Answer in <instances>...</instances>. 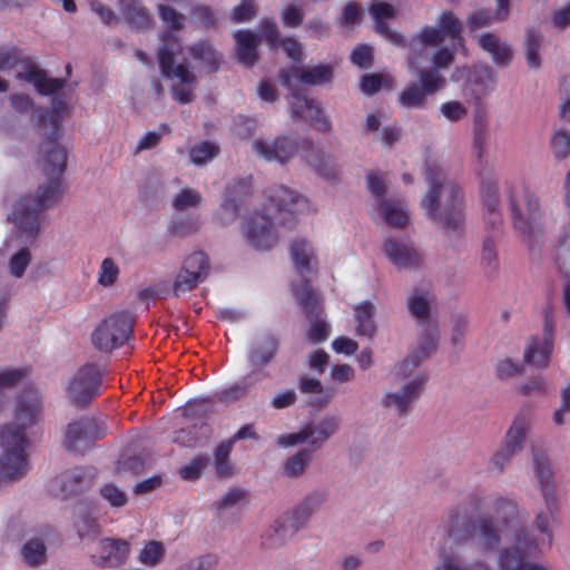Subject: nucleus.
<instances>
[{"mask_svg":"<svg viewBox=\"0 0 570 570\" xmlns=\"http://www.w3.org/2000/svg\"><path fill=\"white\" fill-rule=\"evenodd\" d=\"M423 175L426 191L420 200V207L424 216L439 225L448 237H459L465 222L464 198L460 186L438 163H428Z\"/></svg>","mask_w":570,"mask_h":570,"instance_id":"1","label":"nucleus"},{"mask_svg":"<svg viewBox=\"0 0 570 570\" xmlns=\"http://www.w3.org/2000/svg\"><path fill=\"white\" fill-rule=\"evenodd\" d=\"M41 153V166L49 184L40 186L32 196L18 199L9 216V219L28 237H35L38 234L41 214L63 193L59 178L66 168V150L56 140L49 139L42 145Z\"/></svg>","mask_w":570,"mask_h":570,"instance_id":"2","label":"nucleus"},{"mask_svg":"<svg viewBox=\"0 0 570 570\" xmlns=\"http://www.w3.org/2000/svg\"><path fill=\"white\" fill-rule=\"evenodd\" d=\"M268 212L274 210L275 217L257 210L245 219L242 234L248 246L256 250H269L275 247L282 236L283 227H291L295 215L309 209L308 200L284 186H279L268 196Z\"/></svg>","mask_w":570,"mask_h":570,"instance_id":"3","label":"nucleus"},{"mask_svg":"<svg viewBox=\"0 0 570 570\" xmlns=\"http://www.w3.org/2000/svg\"><path fill=\"white\" fill-rule=\"evenodd\" d=\"M517 504L508 499H497L493 502L492 514L476 519L468 530V538L472 548L488 554L494 551L502 540L505 546L499 549L498 559L502 551L515 553L524 542L531 538L518 520Z\"/></svg>","mask_w":570,"mask_h":570,"instance_id":"4","label":"nucleus"},{"mask_svg":"<svg viewBox=\"0 0 570 570\" xmlns=\"http://www.w3.org/2000/svg\"><path fill=\"white\" fill-rule=\"evenodd\" d=\"M42 416V406L36 391H26L17 402L14 424L4 425L0 430V478L16 480L27 468L24 445L27 439L24 430L37 424Z\"/></svg>","mask_w":570,"mask_h":570,"instance_id":"5","label":"nucleus"},{"mask_svg":"<svg viewBox=\"0 0 570 570\" xmlns=\"http://www.w3.org/2000/svg\"><path fill=\"white\" fill-rule=\"evenodd\" d=\"M158 14L163 23L171 31L160 35V46L157 50L161 73L174 81L173 98L179 104H190L195 99L194 89L197 77L185 63H177L176 58L183 52L179 38L173 31L183 29L186 17L170 6L159 4Z\"/></svg>","mask_w":570,"mask_h":570,"instance_id":"6","label":"nucleus"},{"mask_svg":"<svg viewBox=\"0 0 570 570\" xmlns=\"http://www.w3.org/2000/svg\"><path fill=\"white\" fill-rule=\"evenodd\" d=\"M421 58L416 47H413L409 57V71L419 78V82L406 85L397 96L399 105L406 109H423L428 98L445 86V78L440 72L421 67Z\"/></svg>","mask_w":570,"mask_h":570,"instance_id":"7","label":"nucleus"},{"mask_svg":"<svg viewBox=\"0 0 570 570\" xmlns=\"http://www.w3.org/2000/svg\"><path fill=\"white\" fill-rule=\"evenodd\" d=\"M291 254L297 272L303 277L302 284L293 285V295L305 309L307 317L312 318L318 309L320 298L307 282L315 274L317 258L313 246L305 238H297L292 243Z\"/></svg>","mask_w":570,"mask_h":570,"instance_id":"8","label":"nucleus"},{"mask_svg":"<svg viewBox=\"0 0 570 570\" xmlns=\"http://www.w3.org/2000/svg\"><path fill=\"white\" fill-rule=\"evenodd\" d=\"M366 185L374 198V209L382 220L391 228H406L411 223L409 205L399 197L389 196L386 181L376 174H367Z\"/></svg>","mask_w":570,"mask_h":570,"instance_id":"9","label":"nucleus"},{"mask_svg":"<svg viewBox=\"0 0 570 570\" xmlns=\"http://www.w3.org/2000/svg\"><path fill=\"white\" fill-rule=\"evenodd\" d=\"M341 426V417L326 414L316 422L303 425L298 431L281 434L276 438L279 448H293L298 444H307L312 453L323 448L326 441L334 436Z\"/></svg>","mask_w":570,"mask_h":570,"instance_id":"10","label":"nucleus"},{"mask_svg":"<svg viewBox=\"0 0 570 570\" xmlns=\"http://www.w3.org/2000/svg\"><path fill=\"white\" fill-rule=\"evenodd\" d=\"M134 318L128 313H117L99 323L91 334L92 345L100 352L110 353L129 338Z\"/></svg>","mask_w":570,"mask_h":570,"instance_id":"11","label":"nucleus"},{"mask_svg":"<svg viewBox=\"0 0 570 570\" xmlns=\"http://www.w3.org/2000/svg\"><path fill=\"white\" fill-rule=\"evenodd\" d=\"M461 31V21L451 11H444L440 14L436 27H424L416 35L411 43V51H413V47H416L420 55L423 56L424 49L438 46L446 38L454 40L463 48Z\"/></svg>","mask_w":570,"mask_h":570,"instance_id":"12","label":"nucleus"},{"mask_svg":"<svg viewBox=\"0 0 570 570\" xmlns=\"http://www.w3.org/2000/svg\"><path fill=\"white\" fill-rule=\"evenodd\" d=\"M333 75L334 68L331 63L306 67L292 66L282 69L278 79L288 91H296L299 85L314 87L330 83Z\"/></svg>","mask_w":570,"mask_h":570,"instance_id":"13","label":"nucleus"},{"mask_svg":"<svg viewBox=\"0 0 570 570\" xmlns=\"http://www.w3.org/2000/svg\"><path fill=\"white\" fill-rule=\"evenodd\" d=\"M510 208L514 227L523 235L535 233L541 226V214L538 198L527 190L511 195Z\"/></svg>","mask_w":570,"mask_h":570,"instance_id":"14","label":"nucleus"},{"mask_svg":"<svg viewBox=\"0 0 570 570\" xmlns=\"http://www.w3.org/2000/svg\"><path fill=\"white\" fill-rule=\"evenodd\" d=\"M102 373L92 364L80 367L69 380L67 393L70 401L83 405L100 394Z\"/></svg>","mask_w":570,"mask_h":570,"instance_id":"15","label":"nucleus"},{"mask_svg":"<svg viewBox=\"0 0 570 570\" xmlns=\"http://www.w3.org/2000/svg\"><path fill=\"white\" fill-rule=\"evenodd\" d=\"M382 250L397 271H417L424 266L423 255L412 242L386 237Z\"/></svg>","mask_w":570,"mask_h":570,"instance_id":"16","label":"nucleus"},{"mask_svg":"<svg viewBox=\"0 0 570 570\" xmlns=\"http://www.w3.org/2000/svg\"><path fill=\"white\" fill-rule=\"evenodd\" d=\"M297 149V140L291 136L258 138L252 144V150L257 157L268 163L275 161L282 165L289 161Z\"/></svg>","mask_w":570,"mask_h":570,"instance_id":"17","label":"nucleus"},{"mask_svg":"<svg viewBox=\"0 0 570 570\" xmlns=\"http://www.w3.org/2000/svg\"><path fill=\"white\" fill-rule=\"evenodd\" d=\"M426 381L425 374L417 373L397 391L386 392L382 399V405L397 415H405L420 397Z\"/></svg>","mask_w":570,"mask_h":570,"instance_id":"18","label":"nucleus"},{"mask_svg":"<svg viewBox=\"0 0 570 570\" xmlns=\"http://www.w3.org/2000/svg\"><path fill=\"white\" fill-rule=\"evenodd\" d=\"M289 109L294 120L308 122L318 130L326 131L330 129V122L323 115L320 106L312 99L303 95L297 88L296 91H289Z\"/></svg>","mask_w":570,"mask_h":570,"instance_id":"19","label":"nucleus"},{"mask_svg":"<svg viewBox=\"0 0 570 570\" xmlns=\"http://www.w3.org/2000/svg\"><path fill=\"white\" fill-rule=\"evenodd\" d=\"M296 534L282 515L265 527L259 535V547L264 551L284 548Z\"/></svg>","mask_w":570,"mask_h":570,"instance_id":"20","label":"nucleus"},{"mask_svg":"<svg viewBox=\"0 0 570 570\" xmlns=\"http://www.w3.org/2000/svg\"><path fill=\"white\" fill-rule=\"evenodd\" d=\"M252 191L248 180H239L226 189V198L218 212V218L223 224L233 223L238 215L239 203Z\"/></svg>","mask_w":570,"mask_h":570,"instance_id":"21","label":"nucleus"},{"mask_svg":"<svg viewBox=\"0 0 570 570\" xmlns=\"http://www.w3.org/2000/svg\"><path fill=\"white\" fill-rule=\"evenodd\" d=\"M94 428L95 422L91 420L70 423L66 432L65 441L68 450L76 453L86 451L95 439L100 438V434L94 435Z\"/></svg>","mask_w":570,"mask_h":570,"instance_id":"22","label":"nucleus"},{"mask_svg":"<svg viewBox=\"0 0 570 570\" xmlns=\"http://www.w3.org/2000/svg\"><path fill=\"white\" fill-rule=\"evenodd\" d=\"M434 302L435 296L429 287L416 286L406 298V307L419 323H424L431 315Z\"/></svg>","mask_w":570,"mask_h":570,"instance_id":"23","label":"nucleus"},{"mask_svg":"<svg viewBox=\"0 0 570 570\" xmlns=\"http://www.w3.org/2000/svg\"><path fill=\"white\" fill-rule=\"evenodd\" d=\"M436 345V334L424 333L419 338L417 345L412 354L397 365V373L403 376L409 375L412 370L417 367L423 360L428 358L435 351Z\"/></svg>","mask_w":570,"mask_h":570,"instance_id":"24","label":"nucleus"},{"mask_svg":"<svg viewBox=\"0 0 570 570\" xmlns=\"http://www.w3.org/2000/svg\"><path fill=\"white\" fill-rule=\"evenodd\" d=\"M234 40L237 49V60L246 67H253L258 58V36L252 30L242 29L234 33Z\"/></svg>","mask_w":570,"mask_h":570,"instance_id":"25","label":"nucleus"},{"mask_svg":"<svg viewBox=\"0 0 570 570\" xmlns=\"http://www.w3.org/2000/svg\"><path fill=\"white\" fill-rule=\"evenodd\" d=\"M531 426V416L527 412L519 413L509 426L501 442L502 445L520 453L523 449L525 436Z\"/></svg>","mask_w":570,"mask_h":570,"instance_id":"26","label":"nucleus"},{"mask_svg":"<svg viewBox=\"0 0 570 570\" xmlns=\"http://www.w3.org/2000/svg\"><path fill=\"white\" fill-rule=\"evenodd\" d=\"M100 559L107 567H119L126 562L130 553V543L121 539L107 538L99 542Z\"/></svg>","mask_w":570,"mask_h":570,"instance_id":"27","label":"nucleus"},{"mask_svg":"<svg viewBox=\"0 0 570 570\" xmlns=\"http://www.w3.org/2000/svg\"><path fill=\"white\" fill-rule=\"evenodd\" d=\"M376 307L370 301H363L354 306L355 333L372 340L377 332L375 321Z\"/></svg>","mask_w":570,"mask_h":570,"instance_id":"28","label":"nucleus"},{"mask_svg":"<svg viewBox=\"0 0 570 570\" xmlns=\"http://www.w3.org/2000/svg\"><path fill=\"white\" fill-rule=\"evenodd\" d=\"M478 42L491 56L495 65L507 67L511 62L513 50L510 45L502 41L498 36L490 32L482 33L479 36Z\"/></svg>","mask_w":570,"mask_h":570,"instance_id":"29","label":"nucleus"},{"mask_svg":"<svg viewBox=\"0 0 570 570\" xmlns=\"http://www.w3.org/2000/svg\"><path fill=\"white\" fill-rule=\"evenodd\" d=\"M277 347V340L274 335L262 333L256 335L249 355L250 364L256 368L266 366L274 357Z\"/></svg>","mask_w":570,"mask_h":570,"instance_id":"30","label":"nucleus"},{"mask_svg":"<svg viewBox=\"0 0 570 570\" xmlns=\"http://www.w3.org/2000/svg\"><path fill=\"white\" fill-rule=\"evenodd\" d=\"M16 77L32 83L41 95H51L63 87V80L49 78L42 70L36 67H28L24 71L18 72Z\"/></svg>","mask_w":570,"mask_h":570,"instance_id":"31","label":"nucleus"},{"mask_svg":"<svg viewBox=\"0 0 570 570\" xmlns=\"http://www.w3.org/2000/svg\"><path fill=\"white\" fill-rule=\"evenodd\" d=\"M314 460L311 450L301 449L286 458L282 463V475L285 479L297 480L309 469Z\"/></svg>","mask_w":570,"mask_h":570,"instance_id":"32","label":"nucleus"},{"mask_svg":"<svg viewBox=\"0 0 570 570\" xmlns=\"http://www.w3.org/2000/svg\"><path fill=\"white\" fill-rule=\"evenodd\" d=\"M299 391L309 395V402L313 406L323 407L327 405L334 396V391L325 389L320 380L303 376L298 381Z\"/></svg>","mask_w":570,"mask_h":570,"instance_id":"33","label":"nucleus"},{"mask_svg":"<svg viewBox=\"0 0 570 570\" xmlns=\"http://www.w3.org/2000/svg\"><path fill=\"white\" fill-rule=\"evenodd\" d=\"M370 11L374 19L376 31L392 42L400 43L402 37L392 32L385 23V20L395 17V8L390 3L377 1L372 3Z\"/></svg>","mask_w":570,"mask_h":570,"instance_id":"34","label":"nucleus"},{"mask_svg":"<svg viewBox=\"0 0 570 570\" xmlns=\"http://www.w3.org/2000/svg\"><path fill=\"white\" fill-rule=\"evenodd\" d=\"M551 348L552 344L549 338L540 341L531 337L524 350V362L537 368H543L549 363Z\"/></svg>","mask_w":570,"mask_h":570,"instance_id":"35","label":"nucleus"},{"mask_svg":"<svg viewBox=\"0 0 570 570\" xmlns=\"http://www.w3.org/2000/svg\"><path fill=\"white\" fill-rule=\"evenodd\" d=\"M120 7L126 20L134 29L142 30L150 27V13L139 0H120Z\"/></svg>","mask_w":570,"mask_h":570,"instance_id":"36","label":"nucleus"},{"mask_svg":"<svg viewBox=\"0 0 570 570\" xmlns=\"http://www.w3.org/2000/svg\"><path fill=\"white\" fill-rule=\"evenodd\" d=\"M534 472L541 485L542 494L546 499L548 510H552L554 504V493L550 485L551 470L548 458L543 454H534Z\"/></svg>","mask_w":570,"mask_h":570,"instance_id":"37","label":"nucleus"},{"mask_svg":"<svg viewBox=\"0 0 570 570\" xmlns=\"http://www.w3.org/2000/svg\"><path fill=\"white\" fill-rule=\"evenodd\" d=\"M188 52L199 67L209 71L218 69V57L209 42H197L188 48Z\"/></svg>","mask_w":570,"mask_h":570,"instance_id":"38","label":"nucleus"},{"mask_svg":"<svg viewBox=\"0 0 570 570\" xmlns=\"http://www.w3.org/2000/svg\"><path fill=\"white\" fill-rule=\"evenodd\" d=\"M509 14V0H497L494 14L488 11H478L469 18L472 28H482L489 26L492 21H503Z\"/></svg>","mask_w":570,"mask_h":570,"instance_id":"39","label":"nucleus"},{"mask_svg":"<svg viewBox=\"0 0 570 570\" xmlns=\"http://www.w3.org/2000/svg\"><path fill=\"white\" fill-rule=\"evenodd\" d=\"M180 268L205 281L209 273V261L205 253L194 252L185 257Z\"/></svg>","mask_w":570,"mask_h":570,"instance_id":"40","label":"nucleus"},{"mask_svg":"<svg viewBox=\"0 0 570 570\" xmlns=\"http://www.w3.org/2000/svg\"><path fill=\"white\" fill-rule=\"evenodd\" d=\"M481 195L482 202L489 214L492 216V223H495L499 218V196H498V184L490 177H485L481 183Z\"/></svg>","mask_w":570,"mask_h":570,"instance_id":"41","label":"nucleus"},{"mask_svg":"<svg viewBox=\"0 0 570 570\" xmlns=\"http://www.w3.org/2000/svg\"><path fill=\"white\" fill-rule=\"evenodd\" d=\"M258 376L255 372L249 373L242 381L233 384L228 389L220 391L217 395L222 401H234L246 395L247 392L257 383Z\"/></svg>","mask_w":570,"mask_h":570,"instance_id":"42","label":"nucleus"},{"mask_svg":"<svg viewBox=\"0 0 570 570\" xmlns=\"http://www.w3.org/2000/svg\"><path fill=\"white\" fill-rule=\"evenodd\" d=\"M203 202L199 191L193 188H184L173 197V207L177 212H188L198 208Z\"/></svg>","mask_w":570,"mask_h":570,"instance_id":"43","label":"nucleus"},{"mask_svg":"<svg viewBox=\"0 0 570 570\" xmlns=\"http://www.w3.org/2000/svg\"><path fill=\"white\" fill-rule=\"evenodd\" d=\"M232 441H223L215 449V466L216 472L220 476H232L233 465L229 462V454L232 452Z\"/></svg>","mask_w":570,"mask_h":570,"instance_id":"44","label":"nucleus"},{"mask_svg":"<svg viewBox=\"0 0 570 570\" xmlns=\"http://www.w3.org/2000/svg\"><path fill=\"white\" fill-rule=\"evenodd\" d=\"M308 163L326 179H335L338 176V167L335 160L328 155H311Z\"/></svg>","mask_w":570,"mask_h":570,"instance_id":"45","label":"nucleus"},{"mask_svg":"<svg viewBox=\"0 0 570 570\" xmlns=\"http://www.w3.org/2000/svg\"><path fill=\"white\" fill-rule=\"evenodd\" d=\"M542 43V37L540 33L528 31L525 37V58L528 66L532 69H539L541 66L540 60V48Z\"/></svg>","mask_w":570,"mask_h":570,"instance_id":"46","label":"nucleus"},{"mask_svg":"<svg viewBox=\"0 0 570 570\" xmlns=\"http://www.w3.org/2000/svg\"><path fill=\"white\" fill-rule=\"evenodd\" d=\"M21 552L28 564L37 566L46 558V546L41 539H30L24 543Z\"/></svg>","mask_w":570,"mask_h":570,"instance_id":"47","label":"nucleus"},{"mask_svg":"<svg viewBox=\"0 0 570 570\" xmlns=\"http://www.w3.org/2000/svg\"><path fill=\"white\" fill-rule=\"evenodd\" d=\"M517 548L519 550L515 553H512L509 550H507V552L512 557H519L521 559V564L518 570H547L540 564L527 562V558L539 550V542L537 540L532 539L531 541L524 542L522 547L518 546ZM503 552H505V550Z\"/></svg>","mask_w":570,"mask_h":570,"instance_id":"48","label":"nucleus"},{"mask_svg":"<svg viewBox=\"0 0 570 570\" xmlns=\"http://www.w3.org/2000/svg\"><path fill=\"white\" fill-rule=\"evenodd\" d=\"M202 282V279L197 278L193 274L179 268L173 282V294L176 297L185 295L195 289Z\"/></svg>","mask_w":570,"mask_h":570,"instance_id":"49","label":"nucleus"},{"mask_svg":"<svg viewBox=\"0 0 570 570\" xmlns=\"http://www.w3.org/2000/svg\"><path fill=\"white\" fill-rule=\"evenodd\" d=\"M219 153V147L213 142L204 141L189 150L190 160L195 165H204L214 159Z\"/></svg>","mask_w":570,"mask_h":570,"instance_id":"50","label":"nucleus"},{"mask_svg":"<svg viewBox=\"0 0 570 570\" xmlns=\"http://www.w3.org/2000/svg\"><path fill=\"white\" fill-rule=\"evenodd\" d=\"M31 263V254L29 249L21 248L16 252L8 263L9 273L14 278H21L24 275L26 269Z\"/></svg>","mask_w":570,"mask_h":570,"instance_id":"51","label":"nucleus"},{"mask_svg":"<svg viewBox=\"0 0 570 570\" xmlns=\"http://www.w3.org/2000/svg\"><path fill=\"white\" fill-rule=\"evenodd\" d=\"M164 554V546L158 541H150L140 551L138 560L145 566L155 567L160 562Z\"/></svg>","mask_w":570,"mask_h":570,"instance_id":"52","label":"nucleus"},{"mask_svg":"<svg viewBox=\"0 0 570 570\" xmlns=\"http://www.w3.org/2000/svg\"><path fill=\"white\" fill-rule=\"evenodd\" d=\"M119 275V267L112 258L102 259L99 272L98 283L104 287H110L115 284Z\"/></svg>","mask_w":570,"mask_h":570,"instance_id":"53","label":"nucleus"},{"mask_svg":"<svg viewBox=\"0 0 570 570\" xmlns=\"http://www.w3.org/2000/svg\"><path fill=\"white\" fill-rule=\"evenodd\" d=\"M382 87H392V79L387 75L372 73L364 76L361 81V89L366 95H373Z\"/></svg>","mask_w":570,"mask_h":570,"instance_id":"54","label":"nucleus"},{"mask_svg":"<svg viewBox=\"0 0 570 570\" xmlns=\"http://www.w3.org/2000/svg\"><path fill=\"white\" fill-rule=\"evenodd\" d=\"M305 12L303 6L288 3L284 7L281 19L285 27L296 28L299 27L304 20Z\"/></svg>","mask_w":570,"mask_h":570,"instance_id":"55","label":"nucleus"},{"mask_svg":"<svg viewBox=\"0 0 570 570\" xmlns=\"http://www.w3.org/2000/svg\"><path fill=\"white\" fill-rule=\"evenodd\" d=\"M208 464L206 455H196L189 463L180 469V475L185 480H196Z\"/></svg>","mask_w":570,"mask_h":570,"instance_id":"56","label":"nucleus"},{"mask_svg":"<svg viewBox=\"0 0 570 570\" xmlns=\"http://www.w3.org/2000/svg\"><path fill=\"white\" fill-rule=\"evenodd\" d=\"M439 110L450 121H460L468 115V108L456 100L441 104Z\"/></svg>","mask_w":570,"mask_h":570,"instance_id":"57","label":"nucleus"},{"mask_svg":"<svg viewBox=\"0 0 570 570\" xmlns=\"http://www.w3.org/2000/svg\"><path fill=\"white\" fill-rule=\"evenodd\" d=\"M471 81H473L478 89V97L482 96L488 91L494 83V76L490 68L481 67L474 70L471 76Z\"/></svg>","mask_w":570,"mask_h":570,"instance_id":"58","label":"nucleus"},{"mask_svg":"<svg viewBox=\"0 0 570 570\" xmlns=\"http://www.w3.org/2000/svg\"><path fill=\"white\" fill-rule=\"evenodd\" d=\"M551 146L557 158H567L570 155V135L564 130L556 131L551 140Z\"/></svg>","mask_w":570,"mask_h":570,"instance_id":"59","label":"nucleus"},{"mask_svg":"<svg viewBox=\"0 0 570 570\" xmlns=\"http://www.w3.org/2000/svg\"><path fill=\"white\" fill-rule=\"evenodd\" d=\"M362 10L356 2H347L340 17V23L344 27L352 28L361 22Z\"/></svg>","mask_w":570,"mask_h":570,"instance_id":"60","label":"nucleus"},{"mask_svg":"<svg viewBox=\"0 0 570 570\" xmlns=\"http://www.w3.org/2000/svg\"><path fill=\"white\" fill-rule=\"evenodd\" d=\"M514 455H517L515 452L501 444L491 456L489 469L494 472H501Z\"/></svg>","mask_w":570,"mask_h":570,"instance_id":"61","label":"nucleus"},{"mask_svg":"<svg viewBox=\"0 0 570 570\" xmlns=\"http://www.w3.org/2000/svg\"><path fill=\"white\" fill-rule=\"evenodd\" d=\"M255 16L256 6L253 0H242V2L236 6L232 12V19L237 23L249 21Z\"/></svg>","mask_w":570,"mask_h":570,"instance_id":"62","label":"nucleus"},{"mask_svg":"<svg viewBox=\"0 0 570 570\" xmlns=\"http://www.w3.org/2000/svg\"><path fill=\"white\" fill-rule=\"evenodd\" d=\"M245 499V492L239 489L229 490L219 500L215 502L217 510L225 511L237 507Z\"/></svg>","mask_w":570,"mask_h":570,"instance_id":"63","label":"nucleus"},{"mask_svg":"<svg viewBox=\"0 0 570 570\" xmlns=\"http://www.w3.org/2000/svg\"><path fill=\"white\" fill-rule=\"evenodd\" d=\"M455 50V45L452 49L449 48H439L432 56L433 68L430 70H436L440 72V69L449 68L454 60L453 51Z\"/></svg>","mask_w":570,"mask_h":570,"instance_id":"64","label":"nucleus"}]
</instances>
